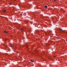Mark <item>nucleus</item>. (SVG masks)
Segmentation results:
<instances>
[{"mask_svg": "<svg viewBox=\"0 0 67 67\" xmlns=\"http://www.w3.org/2000/svg\"><path fill=\"white\" fill-rule=\"evenodd\" d=\"M10 47H12L11 46Z\"/></svg>", "mask_w": 67, "mask_h": 67, "instance_id": "1a4fd4ad", "label": "nucleus"}, {"mask_svg": "<svg viewBox=\"0 0 67 67\" xmlns=\"http://www.w3.org/2000/svg\"><path fill=\"white\" fill-rule=\"evenodd\" d=\"M6 31H4V33H6Z\"/></svg>", "mask_w": 67, "mask_h": 67, "instance_id": "20e7f679", "label": "nucleus"}, {"mask_svg": "<svg viewBox=\"0 0 67 67\" xmlns=\"http://www.w3.org/2000/svg\"><path fill=\"white\" fill-rule=\"evenodd\" d=\"M59 31H62V30L60 29L59 30Z\"/></svg>", "mask_w": 67, "mask_h": 67, "instance_id": "7ed1b4c3", "label": "nucleus"}, {"mask_svg": "<svg viewBox=\"0 0 67 67\" xmlns=\"http://www.w3.org/2000/svg\"><path fill=\"white\" fill-rule=\"evenodd\" d=\"M54 1H55V0H54Z\"/></svg>", "mask_w": 67, "mask_h": 67, "instance_id": "9b49d317", "label": "nucleus"}, {"mask_svg": "<svg viewBox=\"0 0 67 67\" xmlns=\"http://www.w3.org/2000/svg\"><path fill=\"white\" fill-rule=\"evenodd\" d=\"M44 7L46 8H47V6L45 5L44 6Z\"/></svg>", "mask_w": 67, "mask_h": 67, "instance_id": "f257e3e1", "label": "nucleus"}, {"mask_svg": "<svg viewBox=\"0 0 67 67\" xmlns=\"http://www.w3.org/2000/svg\"><path fill=\"white\" fill-rule=\"evenodd\" d=\"M21 30H23V29H22Z\"/></svg>", "mask_w": 67, "mask_h": 67, "instance_id": "6e6552de", "label": "nucleus"}, {"mask_svg": "<svg viewBox=\"0 0 67 67\" xmlns=\"http://www.w3.org/2000/svg\"><path fill=\"white\" fill-rule=\"evenodd\" d=\"M8 33V32H6V34H7Z\"/></svg>", "mask_w": 67, "mask_h": 67, "instance_id": "423d86ee", "label": "nucleus"}, {"mask_svg": "<svg viewBox=\"0 0 67 67\" xmlns=\"http://www.w3.org/2000/svg\"><path fill=\"white\" fill-rule=\"evenodd\" d=\"M60 3H62V2H60Z\"/></svg>", "mask_w": 67, "mask_h": 67, "instance_id": "0eeeda50", "label": "nucleus"}, {"mask_svg": "<svg viewBox=\"0 0 67 67\" xmlns=\"http://www.w3.org/2000/svg\"><path fill=\"white\" fill-rule=\"evenodd\" d=\"M66 12V11H64V12Z\"/></svg>", "mask_w": 67, "mask_h": 67, "instance_id": "9d476101", "label": "nucleus"}, {"mask_svg": "<svg viewBox=\"0 0 67 67\" xmlns=\"http://www.w3.org/2000/svg\"><path fill=\"white\" fill-rule=\"evenodd\" d=\"M5 11H6V10H4V12H5Z\"/></svg>", "mask_w": 67, "mask_h": 67, "instance_id": "39448f33", "label": "nucleus"}, {"mask_svg": "<svg viewBox=\"0 0 67 67\" xmlns=\"http://www.w3.org/2000/svg\"><path fill=\"white\" fill-rule=\"evenodd\" d=\"M31 62H34V60H31Z\"/></svg>", "mask_w": 67, "mask_h": 67, "instance_id": "f03ea898", "label": "nucleus"}]
</instances>
